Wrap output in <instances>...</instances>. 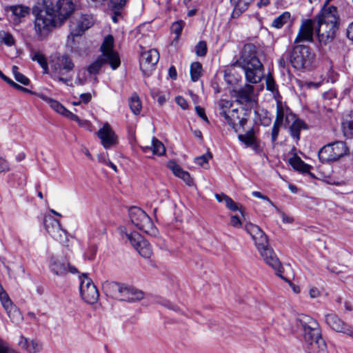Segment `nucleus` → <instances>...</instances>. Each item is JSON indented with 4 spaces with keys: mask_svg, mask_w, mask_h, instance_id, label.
Listing matches in <instances>:
<instances>
[{
    "mask_svg": "<svg viewBox=\"0 0 353 353\" xmlns=\"http://www.w3.org/2000/svg\"><path fill=\"white\" fill-rule=\"evenodd\" d=\"M256 47L252 43L245 44L239 59L233 65L241 68L245 72V79L250 83L256 84L264 77V68L257 55Z\"/></svg>",
    "mask_w": 353,
    "mask_h": 353,
    "instance_id": "1",
    "label": "nucleus"
},
{
    "mask_svg": "<svg viewBox=\"0 0 353 353\" xmlns=\"http://www.w3.org/2000/svg\"><path fill=\"white\" fill-rule=\"evenodd\" d=\"M297 321L303 329V336L307 353H328L327 345L321 336L319 323L312 317L300 314Z\"/></svg>",
    "mask_w": 353,
    "mask_h": 353,
    "instance_id": "2",
    "label": "nucleus"
},
{
    "mask_svg": "<svg viewBox=\"0 0 353 353\" xmlns=\"http://www.w3.org/2000/svg\"><path fill=\"white\" fill-rule=\"evenodd\" d=\"M316 19L319 41L324 44L331 42L334 39L339 26V17L336 7L324 6Z\"/></svg>",
    "mask_w": 353,
    "mask_h": 353,
    "instance_id": "3",
    "label": "nucleus"
},
{
    "mask_svg": "<svg viewBox=\"0 0 353 353\" xmlns=\"http://www.w3.org/2000/svg\"><path fill=\"white\" fill-rule=\"evenodd\" d=\"M114 38L112 35L105 37L101 46L103 57H99L95 61L88 67V71L90 74H94L99 72L101 68L105 63H109L113 70L117 69L121 63L117 52L113 50Z\"/></svg>",
    "mask_w": 353,
    "mask_h": 353,
    "instance_id": "4",
    "label": "nucleus"
},
{
    "mask_svg": "<svg viewBox=\"0 0 353 353\" xmlns=\"http://www.w3.org/2000/svg\"><path fill=\"white\" fill-rule=\"evenodd\" d=\"M32 14L34 16V30L40 40L46 38L54 27L60 26L48 8L43 10L35 7Z\"/></svg>",
    "mask_w": 353,
    "mask_h": 353,
    "instance_id": "5",
    "label": "nucleus"
},
{
    "mask_svg": "<svg viewBox=\"0 0 353 353\" xmlns=\"http://www.w3.org/2000/svg\"><path fill=\"white\" fill-rule=\"evenodd\" d=\"M314 54L310 47L298 44L287 53V59L293 68L298 70L310 69L314 59Z\"/></svg>",
    "mask_w": 353,
    "mask_h": 353,
    "instance_id": "6",
    "label": "nucleus"
},
{
    "mask_svg": "<svg viewBox=\"0 0 353 353\" xmlns=\"http://www.w3.org/2000/svg\"><path fill=\"white\" fill-rule=\"evenodd\" d=\"M74 63L72 58L68 54H62L54 57L51 61V69L56 75L59 81L68 85L72 81L71 77L68 76L73 71Z\"/></svg>",
    "mask_w": 353,
    "mask_h": 353,
    "instance_id": "7",
    "label": "nucleus"
},
{
    "mask_svg": "<svg viewBox=\"0 0 353 353\" xmlns=\"http://www.w3.org/2000/svg\"><path fill=\"white\" fill-rule=\"evenodd\" d=\"M129 217L132 224L145 234L156 236L158 230L153 224L150 217L141 208L131 207L129 210Z\"/></svg>",
    "mask_w": 353,
    "mask_h": 353,
    "instance_id": "8",
    "label": "nucleus"
},
{
    "mask_svg": "<svg viewBox=\"0 0 353 353\" xmlns=\"http://www.w3.org/2000/svg\"><path fill=\"white\" fill-rule=\"evenodd\" d=\"M43 225L46 232L56 241L63 246L70 248V235L68 232L62 228L59 221L51 215L45 216Z\"/></svg>",
    "mask_w": 353,
    "mask_h": 353,
    "instance_id": "9",
    "label": "nucleus"
},
{
    "mask_svg": "<svg viewBox=\"0 0 353 353\" xmlns=\"http://www.w3.org/2000/svg\"><path fill=\"white\" fill-rule=\"evenodd\" d=\"M348 148L343 141H336L323 146L318 153L322 163L336 161L347 154Z\"/></svg>",
    "mask_w": 353,
    "mask_h": 353,
    "instance_id": "10",
    "label": "nucleus"
},
{
    "mask_svg": "<svg viewBox=\"0 0 353 353\" xmlns=\"http://www.w3.org/2000/svg\"><path fill=\"white\" fill-rule=\"evenodd\" d=\"M59 26L70 17L74 10V5L71 0H59L55 5L52 3L47 6Z\"/></svg>",
    "mask_w": 353,
    "mask_h": 353,
    "instance_id": "11",
    "label": "nucleus"
},
{
    "mask_svg": "<svg viewBox=\"0 0 353 353\" xmlns=\"http://www.w3.org/2000/svg\"><path fill=\"white\" fill-rule=\"evenodd\" d=\"M131 245L145 259H149L152 254V248L148 241L138 232L125 234Z\"/></svg>",
    "mask_w": 353,
    "mask_h": 353,
    "instance_id": "12",
    "label": "nucleus"
},
{
    "mask_svg": "<svg viewBox=\"0 0 353 353\" xmlns=\"http://www.w3.org/2000/svg\"><path fill=\"white\" fill-rule=\"evenodd\" d=\"M80 292L82 299L90 304L95 303L99 297V293L97 287L92 280L88 278H85L82 280L80 285Z\"/></svg>",
    "mask_w": 353,
    "mask_h": 353,
    "instance_id": "13",
    "label": "nucleus"
},
{
    "mask_svg": "<svg viewBox=\"0 0 353 353\" xmlns=\"http://www.w3.org/2000/svg\"><path fill=\"white\" fill-rule=\"evenodd\" d=\"M264 262L276 271V274H280L282 272V265L274 251L269 246L267 243L266 246H261L257 249Z\"/></svg>",
    "mask_w": 353,
    "mask_h": 353,
    "instance_id": "14",
    "label": "nucleus"
},
{
    "mask_svg": "<svg viewBox=\"0 0 353 353\" xmlns=\"http://www.w3.org/2000/svg\"><path fill=\"white\" fill-rule=\"evenodd\" d=\"M159 59V53L156 49H152L141 54L140 58V68L147 75H149L154 66Z\"/></svg>",
    "mask_w": 353,
    "mask_h": 353,
    "instance_id": "15",
    "label": "nucleus"
},
{
    "mask_svg": "<svg viewBox=\"0 0 353 353\" xmlns=\"http://www.w3.org/2000/svg\"><path fill=\"white\" fill-rule=\"evenodd\" d=\"M325 323L333 330L347 334L353 338V330L351 326L342 321L337 315L329 314L325 316Z\"/></svg>",
    "mask_w": 353,
    "mask_h": 353,
    "instance_id": "16",
    "label": "nucleus"
},
{
    "mask_svg": "<svg viewBox=\"0 0 353 353\" xmlns=\"http://www.w3.org/2000/svg\"><path fill=\"white\" fill-rule=\"evenodd\" d=\"M97 136L105 149L113 147L118 143L117 136L108 123H105L103 127L99 130Z\"/></svg>",
    "mask_w": 353,
    "mask_h": 353,
    "instance_id": "17",
    "label": "nucleus"
},
{
    "mask_svg": "<svg viewBox=\"0 0 353 353\" xmlns=\"http://www.w3.org/2000/svg\"><path fill=\"white\" fill-rule=\"evenodd\" d=\"M245 230L249 234L254 242L256 248L261 246H266L268 239L265 232L256 225L247 223L245 225Z\"/></svg>",
    "mask_w": 353,
    "mask_h": 353,
    "instance_id": "18",
    "label": "nucleus"
},
{
    "mask_svg": "<svg viewBox=\"0 0 353 353\" xmlns=\"http://www.w3.org/2000/svg\"><path fill=\"white\" fill-rule=\"evenodd\" d=\"M0 301L8 316L13 323L20 322L23 317L18 307L13 304L6 292L0 294Z\"/></svg>",
    "mask_w": 353,
    "mask_h": 353,
    "instance_id": "19",
    "label": "nucleus"
},
{
    "mask_svg": "<svg viewBox=\"0 0 353 353\" xmlns=\"http://www.w3.org/2000/svg\"><path fill=\"white\" fill-rule=\"evenodd\" d=\"M314 23L311 19H307L302 21L298 34L294 39V43L301 42L313 41Z\"/></svg>",
    "mask_w": 353,
    "mask_h": 353,
    "instance_id": "20",
    "label": "nucleus"
},
{
    "mask_svg": "<svg viewBox=\"0 0 353 353\" xmlns=\"http://www.w3.org/2000/svg\"><path fill=\"white\" fill-rule=\"evenodd\" d=\"M41 98L44 100L46 103H48L50 108H52L57 113L72 120L78 122L81 125L80 119L74 114L67 110L63 105H61L59 101L54 100L51 98H49L46 96L41 95Z\"/></svg>",
    "mask_w": 353,
    "mask_h": 353,
    "instance_id": "21",
    "label": "nucleus"
},
{
    "mask_svg": "<svg viewBox=\"0 0 353 353\" xmlns=\"http://www.w3.org/2000/svg\"><path fill=\"white\" fill-rule=\"evenodd\" d=\"M70 25L71 32L73 35L81 36L85 30L90 28L92 24V19L88 15H81L76 19V22L72 21Z\"/></svg>",
    "mask_w": 353,
    "mask_h": 353,
    "instance_id": "22",
    "label": "nucleus"
},
{
    "mask_svg": "<svg viewBox=\"0 0 353 353\" xmlns=\"http://www.w3.org/2000/svg\"><path fill=\"white\" fill-rule=\"evenodd\" d=\"M123 285L117 282L105 281L102 284V289L105 295L114 299L121 301Z\"/></svg>",
    "mask_w": 353,
    "mask_h": 353,
    "instance_id": "23",
    "label": "nucleus"
},
{
    "mask_svg": "<svg viewBox=\"0 0 353 353\" xmlns=\"http://www.w3.org/2000/svg\"><path fill=\"white\" fill-rule=\"evenodd\" d=\"M50 268L52 271L59 276H63L70 272L72 274L76 273L77 270L71 266L70 264H66L62 262L59 259L52 256L50 260Z\"/></svg>",
    "mask_w": 353,
    "mask_h": 353,
    "instance_id": "24",
    "label": "nucleus"
},
{
    "mask_svg": "<svg viewBox=\"0 0 353 353\" xmlns=\"http://www.w3.org/2000/svg\"><path fill=\"white\" fill-rule=\"evenodd\" d=\"M9 10L13 15V21L15 24L21 23L30 14V8L21 4L11 6L9 7Z\"/></svg>",
    "mask_w": 353,
    "mask_h": 353,
    "instance_id": "25",
    "label": "nucleus"
},
{
    "mask_svg": "<svg viewBox=\"0 0 353 353\" xmlns=\"http://www.w3.org/2000/svg\"><path fill=\"white\" fill-rule=\"evenodd\" d=\"M234 92L236 94L235 96L237 98V101L241 103H248L252 100L254 87L250 84H245L243 87L234 90Z\"/></svg>",
    "mask_w": 353,
    "mask_h": 353,
    "instance_id": "26",
    "label": "nucleus"
},
{
    "mask_svg": "<svg viewBox=\"0 0 353 353\" xmlns=\"http://www.w3.org/2000/svg\"><path fill=\"white\" fill-rule=\"evenodd\" d=\"M18 345L28 353H37L42 349V345L36 340L30 341L28 339L21 336Z\"/></svg>",
    "mask_w": 353,
    "mask_h": 353,
    "instance_id": "27",
    "label": "nucleus"
},
{
    "mask_svg": "<svg viewBox=\"0 0 353 353\" xmlns=\"http://www.w3.org/2000/svg\"><path fill=\"white\" fill-rule=\"evenodd\" d=\"M143 298V292L141 290L131 288H123L122 295H121V301H128V302H133L137 301H140Z\"/></svg>",
    "mask_w": 353,
    "mask_h": 353,
    "instance_id": "28",
    "label": "nucleus"
},
{
    "mask_svg": "<svg viewBox=\"0 0 353 353\" xmlns=\"http://www.w3.org/2000/svg\"><path fill=\"white\" fill-rule=\"evenodd\" d=\"M80 37L73 35L71 32L68 37L66 46L73 52H81L82 51L81 46L83 45V41L79 38Z\"/></svg>",
    "mask_w": 353,
    "mask_h": 353,
    "instance_id": "29",
    "label": "nucleus"
},
{
    "mask_svg": "<svg viewBox=\"0 0 353 353\" xmlns=\"http://www.w3.org/2000/svg\"><path fill=\"white\" fill-rule=\"evenodd\" d=\"M238 109L233 108L232 110L228 111V113L220 112L221 115H222L228 123L231 125L232 128H234L236 125V122H239L241 125L243 123V119H241L238 114Z\"/></svg>",
    "mask_w": 353,
    "mask_h": 353,
    "instance_id": "30",
    "label": "nucleus"
},
{
    "mask_svg": "<svg viewBox=\"0 0 353 353\" xmlns=\"http://www.w3.org/2000/svg\"><path fill=\"white\" fill-rule=\"evenodd\" d=\"M142 148L145 152L152 150L154 154L159 156H162L165 153V148L163 144L156 137L152 138L151 146H144Z\"/></svg>",
    "mask_w": 353,
    "mask_h": 353,
    "instance_id": "31",
    "label": "nucleus"
},
{
    "mask_svg": "<svg viewBox=\"0 0 353 353\" xmlns=\"http://www.w3.org/2000/svg\"><path fill=\"white\" fill-rule=\"evenodd\" d=\"M305 128L306 125L303 121L299 119H295L290 128L291 136L296 141L299 140L301 130Z\"/></svg>",
    "mask_w": 353,
    "mask_h": 353,
    "instance_id": "32",
    "label": "nucleus"
},
{
    "mask_svg": "<svg viewBox=\"0 0 353 353\" xmlns=\"http://www.w3.org/2000/svg\"><path fill=\"white\" fill-rule=\"evenodd\" d=\"M290 164L296 170L302 172H307L310 170V166L305 164L300 157L294 155L289 159Z\"/></svg>",
    "mask_w": 353,
    "mask_h": 353,
    "instance_id": "33",
    "label": "nucleus"
},
{
    "mask_svg": "<svg viewBox=\"0 0 353 353\" xmlns=\"http://www.w3.org/2000/svg\"><path fill=\"white\" fill-rule=\"evenodd\" d=\"M254 0H238L232 13V17L237 18L245 11Z\"/></svg>",
    "mask_w": 353,
    "mask_h": 353,
    "instance_id": "34",
    "label": "nucleus"
},
{
    "mask_svg": "<svg viewBox=\"0 0 353 353\" xmlns=\"http://www.w3.org/2000/svg\"><path fill=\"white\" fill-rule=\"evenodd\" d=\"M202 65L199 62H194L190 65V75L192 81L195 82L202 74Z\"/></svg>",
    "mask_w": 353,
    "mask_h": 353,
    "instance_id": "35",
    "label": "nucleus"
},
{
    "mask_svg": "<svg viewBox=\"0 0 353 353\" xmlns=\"http://www.w3.org/2000/svg\"><path fill=\"white\" fill-rule=\"evenodd\" d=\"M130 108L134 114H139L141 110V103L137 94H133L129 101Z\"/></svg>",
    "mask_w": 353,
    "mask_h": 353,
    "instance_id": "36",
    "label": "nucleus"
},
{
    "mask_svg": "<svg viewBox=\"0 0 353 353\" xmlns=\"http://www.w3.org/2000/svg\"><path fill=\"white\" fill-rule=\"evenodd\" d=\"M32 60L38 62V63L43 69L44 74L48 73V66L47 60L42 53H41L40 52H34L32 56Z\"/></svg>",
    "mask_w": 353,
    "mask_h": 353,
    "instance_id": "37",
    "label": "nucleus"
},
{
    "mask_svg": "<svg viewBox=\"0 0 353 353\" xmlns=\"http://www.w3.org/2000/svg\"><path fill=\"white\" fill-rule=\"evenodd\" d=\"M290 14L288 12H283L282 14L276 17L272 22V26L280 28L290 19Z\"/></svg>",
    "mask_w": 353,
    "mask_h": 353,
    "instance_id": "38",
    "label": "nucleus"
},
{
    "mask_svg": "<svg viewBox=\"0 0 353 353\" xmlns=\"http://www.w3.org/2000/svg\"><path fill=\"white\" fill-rule=\"evenodd\" d=\"M212 158V154L210 152H208L206 154H203L200 157L195 158L194 161L200 166L203 167L205 169L209 168L208 161Z\"/></svg>",
    "mask_w": 353,
    "mask_h": 353,
    "instance_id": "39",
    "label": "nucleus"
},
{
    "mask_svg": "<svg viewBox=\"0 0 353 353\" xmlns=\"http://www.w3.org/2000/svg\"><path fill=\"white\" fill-rule=\"evenodd\" d=\"M0 40L8 46H12L14 44V39L12 35L7 32H0Z\"/></svg>",
    "mask_w": 353,
    "mask_h": 353,
    "instance_id": "40",
    "label": "nucleus"
},
{
    "mask_svg": "<svg viewBox=\"0 0 353 353\" xmlns=\"http://www.w3.org/2000/svg\"><path fill=\"white\" fill-rule=\"evenodd\" d=\"M342 129L345 136L350 137L353 135V119L343 121Z\"/></svg>",
    "mask_w": 353,
    "mask_h": 353,
    "instance_id": "41",
    "label": "nucleus"
},
{
    "mask_svg": "<svg viewBox=\"0 0 353 353\" xmlns=\"http://www.w3.org/2000/svg\"><path fill=\"white\" fill-rule=\"evenodd\" d=\"M239 139L241 141L244 143L247 146H251L254 143L255 138L253 134L246 133L245 134H240Z\"/></svg>",
    "mask_w": 353,
    "mask_h": 353,
    "instance_id": "42",
    "label": "nucleus"
},
{
    "mask_svg": "<svg viewBox=\"0 0 353 353\" xmlns=\"http://www.w3.org/2000/svg\"><path fill=\"white\" fill-rule=\"evenodd\" d=\"M221 112L228 113L230 109L233 106V102L229 100L221 99L218 102Z\"/></svg>",
    "mask_w": 353,
    "mask_h": 353,
    "instance_id": "43",
    "label": "nucleus"
},
{
    "mask_svg": "<svg viewBox=\"0 0 353 353\" xmlns=\"http://www.w3.org/2000/svg\"><path fill=\"white\" fill-rule=\"evenodd\" d=\"M207 44L204 41H199L195 48V52L197 56L203 57L207 53Z\"/></svg>",
    "mask_w": 353,
    "mask_h": 353,
    "instance_id": "44",
    "label": "nucleus"
},
{
    "mask_svg": "<svg viewBox=\"0 0 353 353\" xmlns=\"http://www.w3.org/2000/svg\"><path fill=\"white\" fill-rule=\"evenodd\" d=\"M168 168L172 170L173 174L176 176H178L183 172L181 166L172 161H168Z\"/></svg>",
    "mask_w": 353,
    "mask_h": 353,
    "instance_id": "45",
    "label": "nucleus"
},
{
    "mask_svg": "<svg viewBox=\"0 0 353 353\" xmlns=\"http://www.w3.org/2000/svg\"><path fill=\"white\" fill-rule=\"evenodd\" d=\"M226 207L232 211L239 210L237 204L228 196H223Z\"/></svg>",
    "mask_w": 353,
    "mask_h": 353,
    "instance_id": "46",
    "label": "nucleus"
},
{
    "mask_svg": "<svg viewBox=\"0 0 353 353\" xmlns=\"http://www.w3.org/2000/svg\"><path fill=\"white\" fill-rule=\"evenodd\" d=\"M265 84H266V88L272 92H274L276 91V84L275 81L271 74H268L265 78Z\"/></svg>",
    "mask_w": 353,
    "mask_h": 353,
    "instance_id": "47",
    "label": "nucleus"
},
{
    "mask_svg": "<svg viewBox=\"0 0 353 353\" xmlns=\"http://www.w3.org/2000/svg\"><path fill=\"white\" fill-rule=\"evenodd\" d=\"M0 353H18L17 351L13 350L9 344L0 339Z\"/></svg>",
    "mask_w": 353,
    "mask_h": 353,
    "instance_id": "48",
    "label": "nucleus"
},
{
    "mask_svg": "<svg viewBox=\"0 0 353 353\" xmlns=\"http://www.w3.org/2000/svg\"><path fill=\"white\" fill-rule=\"evenodd\" d=\"M183 22L182 21H176L172 23L171 30L176 34L178 37L182 31Z\"/></svg>",
    "mask_w": 353,
    "mask_h": 353,
    "instance_id": "49",
    "label": "nucleus"
},
{
    "mask_svg": "<svg viewBox=\"0 0 353 353\" xmlns=\"http://www.w3.org/2000/svg\"><path fill=\"white\" fill-rule=\"evenodd\" d=\"M178 177L181 178L183 181L188 185H192L193 183L192 179L191 178L190 174L183 170V172L178 176Z\"/></svg>",
    "mask_w": 353,
    "mask_h": 353,
    "instance_id": "50",
    "label": "nucleus"
},
{
    "mask_svg": "<svg viewBox=\"0 0 353 353\" xmlns=\"http://www.w3.org/2000/svg\"><path fill=\"white\" fill-rule=\"evenodd\" d=\"M178 177L181 178L183 181L188 185H192L193 183L192 179L191 178L190 174L183 170V172L178 176Z\"/></svg>",
    "mask_w": 353,
    "mask_h": 353,
    "instance_id": "51",
    "label": "nucleus"
},
{
    "mask_svg": "<svg viewBox=\"0 0 353 353\" xmlns=\"http://www.w3.org/2000/svg\"><path fill=\"white\" fill-rule=\"evenodd\" d=\"M281 126V124L274 122V125H273V127L272 129V132H271V139H272V141L273 143H274L277 139Z\"/></svg>",
    "mask_w": 353,
    "mask_h": 353,
    "instance_id": "52",
    "label": "nucleus"
},
{
    "mask_svg": "<svg viewBox=\"0 0 353 353\" xmlns=\"http://www.w3.org/2000/svg\"><path fill=\"white\" fill-rule=\"evenodd\" d=\"M97 246L95 245H91L89 246L87 252L85 254V257L89 260H92L97 252Z\"/></svg>",
    "mask_w": 353,
    "mask_h": 353,
    "instance_id": "53",
    "label": "nucleus"
},
{
    "mask_svg": "<svg viewBox=\"0 0 353 353\" xmlns=\"http://www.w3.org/2000/svg\"><path fill=\"white\" fill-rule=\"evenodd\" d=\"M284 119V111L281 107H278L274 123L282 125Z\"/></svg>",
    "mask_w": 353,
    "mask_h": 353,
    "instance_id": "54",
    "label": "nucleus"
},
{
    "mask_svg": "<svg viewBox=\"0 0 353 353\" xmlns=\"http://www.w3.org/2000/svg\"><path fill=\"white\" fill-rule=\"evenodd\" d=\"M252 195L255 197L260 198L267 201L272 206L274 207L277 210H279L277 207L274 205V204L270 201V199L265 195L262 194L260 192L254 191L252 192Z\"/></svg>",
    "mask_w": 353,
    "mask_h": 353,
    "instance_id": "55",
    "label": "nucleus"
},
{
    "mask_svg": "<svg viewBox=\"0 0 353 353\" xmlns=\"http://www.w3.org/2000/svg\"><path fill=\"white\" fill-rule=\"evenodd\" d=\"M14 79L16 81L25 85H28L30 83V80L21 73L17 74Z\"/></svg>",
    "mask_w": 353,
    "mask_h": 353,
    "instance_id": "56",
    "label": "nucleus"
},
{
    "mask_svg": "<svg viewBox=\"0 0 353 353\" xmlns=\"http://www.w3.org/2000/svg\"><path fill=\"white\" fill-rule=\"evenodd\" d=\"M195 110H196V114L203 119L205 121H206L207 123H209V121H208V119L205 114V110L201 108V106H196L195 107Z\"/></svg>",
    "mask_w": 353,
    "mask_h": 353,
    "instance_id": "57",
    "label": "nucleus"
},
{
    "mask_svg": "<svg viewBox=\"0 0 353 353\" xmlns=\"http://www.w3.org/2000/svg\"><path fill=\"white\" fill-rule=\"evenodd\" d=\"M277 275L290 284V285L292 288V290H293L294 292H295L296 294H299L300 292V288L298 285H294L290 281H289L288 279L283 276L281 274H277Z\"/></svg>",
    "mask_w": 353,
    "mask_h": 353,
    "instance_id": "58",
    "label": "nucleus"
},
{
    "mask_svg": "<svg viewBox=\"0 0 353 353\" xmlns=\"http://www.w3.org/2000/svg\"><path fill=\"white\" fill-rule=\"evenodd\" d=\"M10 170V166L7 161L0 158V172H8Z\"/></svg>",
    "mask_w": 353,
    "mask_h": 353,
    "instance_id": "59",
    "label": "nucleus"
},
{
    "mask_svg": "<svg viewBox=\"0 0 353 353\" xmlns=\"http://www.w3.org/2000/svg\"><path fill=\"white\" fill-rule=\"evenodd\" d=\"M176 103L183 110H185L188 108V103L186 101V100L183 98L182 97H176Z\"/></svg>",
    "mask_w": 353,
    "mask_h": 353,
    "instance_id": "60",
    "label": "nucleus"
},
{
    "mask_svg": "<svg viewBox=\"0 0 353 353\" xmlns=\"http://www.w3.org/2000/svg\"><path fill=\"white\" fill-rule=\"evenodd\" d=\"M230 224L234 228H240L241 226V221L237 216L233 215L230 217Z\"/></svg>",
    "mask_w": 353,
    "mask_h": 353,
    "instance_id": "61",
    "label": "nucleus"
},
{
    "mask_svg": "<svg viewBox=\"0 0 353 353\" xmlns=\"http://www.w3.org/2000/svg\"><path fill=\"white\" fill-rule=\"evenodd\" d=\"M309 294L312 299H315V298L319 297L321 296V293L318 288H316L315 287H312L310 288V290L309 291Z\"/></svg>",
    "mask_w": 353,
    "mask_h": 353,
    "instance_id": "62",
    "label": "nucleus"
},
{
    "mask_svg": "<svg viewBox=\"0 0 353 353\" xmlns=\"http://www.w3.org/2000/svg\"><path fill=\"white\" fill-rule=\"evenodd\" d=\"M8 84L17 90H22L23 92H30V91L28 88H23V87L19 85V84L16 83L12 80H10L9 81Z\"/></svg>",
    "mask_w": 353,
    "mask_h": 353,
    "instance_id": "63",
    "label": "nucleus"
},
{
    "mask_svg": "<svg viewBox=\"0 0 353 353\" xmlns=\"http://www.w3.org/2000/svg\"><path fill=\"white\" fill-rule=\"evenodd\" d=\"M289 61V58L287 59V54L282 55L279 60V65L281 68H285Z\"/></svg>",
    "mask_w": 353,
    "mask_h": 353,
    "instance_id": "64",
    "label": "nucleus"
}]
</instances>
